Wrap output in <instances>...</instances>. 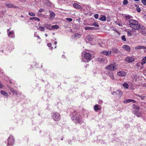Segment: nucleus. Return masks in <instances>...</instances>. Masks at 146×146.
Here are the masks:
<instances>
[{"label": "nucleus", "instance_id": "f257e3e1", "mask_svg": "<svg viewBox=\"0 0 146 146\" xmlns=\"http://www.w3.org/2000/svg\"><path fill=\"white\" fill-rule=\"evenodd\" d=\"M129 25L131 28L135 30H138L141 28L140 25L136 20L130 19L129 20Z\"/></svg>", "mask_w": 146, "mask_h": 146}, {"label": "nucleus", "instance_id": "f03ea898", "mask_svg": "<svg viewBox=\"0 0 146 146\" xmlns=\"http://www.w3.org/2000/svg\"><path fill=\"white\" fill-rule=\"evenodd\" d=\"M118 67V65L113 62L107 66L105 68V69L106 70L113 71L116 70Z\"/></svg>", "mask_w": 146, "mask_h": 146}, {"label": "nucleus", "instance_id": "7ed1b4c3", "mask_svg": "<svg viewBox=\"0 0 146 146\" xmlns=\"http://www.w3.org/2000/svg\"><path fill=\"white\" fill-rule=\"evenodd\" d=\"M15 142V139L12 135H10L8 137L7 141V146H11L13 145Z\"/></svg>", "mask_w": 146, "mask_h": 146}, {"label": "nucleus", "instance_id": "20e7f679", "mask_svg": "<svg viewBox=\"0 0 146 146\" xmlns=\"http://www.w3.org/2000/svg\"><path fill=\"white\" fill-rule=\"evenodd\" d=\"M75 113H73L72 115L73 117L72 118V119L73 120L74 122L76 123H81V117L77 116L74 115Z\"/></svg>", "mask_w": 146, "mask_h": 146}, {"label": "nucleus", "instance_id": "39448f33", "mask_svg": "<svg viewBox=\"0 0 146 146\" xmlns=\"http://www.w3.org/2000/svg\"><path fill=\"white\" fill-rule=\"evenodd\" d=\"M52 118L55 121H58L60 119V115L57 112L53 113L52 115Z\"/></svg>", "mask_w": 146, "mask_h": 146}, {"label": "nucleus", "instance_id": "423d86ee", "mask_svg": "<svg viewBox=\"0 0 146 146\" xmlns=\"http://www.w3.org/2000/svg\"><path fill=\"white\" fill-rule=\"evenodd\" d=\"M35 1H40L44 3L45 5L48 6L51 5L50 2L48 0H35Z\"/></svg>", "mask_w": 146, "mask_h": 146}, {"label": "nucleus", "instance_id": "0eeeda50", "mask_svg": "<svg viewBox=\"0 0 146 146\" xmlns=\"http://www.w3.org/2000/svg\"><path fill=\"white\" fill-rule=\"evenodd\" d=\"M125 60L129 63H131L135 60V59L133 57L127 56L125 58Z\"/></svg>", "mask_w": 146, "mask_h": 146}, {"label": "nucleus", "instance_id": "6e6552de", "mask_svg": "<svg viewBox=\"0 0 146 146\" xmlns=\"http://www.w3.org/2000/svg\"><path fill=\"white\" fill-rule=\"evenodd\" d=\"M84 57L87 60H90L92 55L91 54L88 53H85L84 55Z\"/></svg>", "mask_w": 146, "mask_h": 146}, {"label": "nucleus", "instance_id": "1a4fd4ad", "mask_svg": "<svg viewBox=\"0 0 146 146\" xmlns=\"http://www.w3.org/2000/svg\"><path fill=\"white\" fill-rule=\"evenodd\" d=\"M94 109L96 111L98 112L100 111L101 110L102 108L100 105L96 104L94 106Z\"/></svg>", "mask_w": 146, "mask_h": 146}, {"label": "nucleus", "instance_id": "9d476101", "mask_svg": "<svg viewBox=\"0 0 146 146\" xmlns=\"http://www.w3.org/2000/svg\"><path fill=\"white\" fill-rule=\"evenodd\" d=\"M73 6L76 9H82V6L80 5V3H74L73 4Z\"/></svg>", "mask_w": 146, "mask_h": 146}, {"label": "nucleus", "instance_id": "9b49d317", "mask_svg": "<svg viewBox=\"0 0 146 146\" xmlns=\"http://www.w3.org/2000/svg\"><path fill=\"white\" fill-rule=\"evenodd\" d=\"M117 75L119 76L123 77L126 76V73L123 71H119L117 73Z\"/></svg>", "mask_w": 146, "mask_h": 146}, {"label": "nucleus", "instance_id": "f8f14e48", "mask_svg": "<svg viewBox=\"0 0 146 146\" xmlns=\"http://www.w3.org/2000/svg\"><path fill=\"white\" fill-rule=\"evenodd\" d=\"M133 112L137 117H140L141 116V113L137 110H134Z\"/></svg>", "mask_w": 146, "mask_h": 146}, {"label": "nucleus", "instance_id": "ddd939ff", "mask_svg": "<svg viewBox=\"0 0 146 146\" xmlns=\"http://www.w3.org/2000/svg\"><path fill=\"white\" fill-rule=\"evenodd\" d=\"M107 75H108L111 79L114 80V76L113 73L111 72H108L106 73Z\"/></svg>", "mask_w": 146, "mask_h": 146}, {"label": "nucleus", "instance_id": "4468645a", "mask_svg": "<svg viewBox=\"0 0 146 146\" xmlns=\"http://www.w3.org/2000/svg\"><path fill=\"white\" fill-rule=\"evenodd\" d=\"M49 12L50 13V19L51 20H53L55 16V13L52 11H49Z\"/></svg>", "mask_w": 146, "mask_h": 146}, {"label": "nucleus", "instance_id": "2eb2a0df", "mask_svg": "<svg viewBox=\"0 0 146 146\" xmlns=\"http://www.w3.org/2000/svg\"><path fill=\"white\" fill-rule=\"evenodd\" d=\"M132 102H133V103H135L136 102V101L135 100L130 99L125 100L123 101L124 103H128Z\"/></svg>", "mask_w": 146, "mask_h": 146}, {"label": "nucleus", "instance_id": "dca6fc26", "mask_svg": "<svg viewBox=\"0 0 146 146\" xmlns=\"http://www.w3.org/2000/svg\"><path fill=\"white\" fill-rule=\"evenodd\" d=\"M123 48L127 51H130V47L128 45H124L122 46Z\"/></svg>", "mask_w": 146, "mask_h": 146}, {"label": "nucleus", "instance_id": "f3484780", "mask_svg": "<svg viewBox=\"0 0 146 146\" xmlns=\"http://www.w3.org/2000/svg\"><path fill=\"white\" fill-rule=\"evenodd\" d=\"M43 26L44 27L48 29L52 30L50 25L48 24H44Z\"/></svg>", "mask_w": 146, "mask_h": 146}, {"label": "nucleus", "instance_id": "a211bd4d", "mask_svg": "<svg viewBox=\"0 0 146 146\" xmlns=\"http://www.w3.org/2000/svg\"><path fill=\"white\" fill-rule=\"evenodd\" d=\"M134 30L133 29L128 31L127 32L128 36H132L133 34Z\"/></svg>", "mask_w": 146, "mask_h": 146}, {"label": "nucleus", "instance_id": "6ab92c4d", "mask_svg": "<svg viewBox=\"0 0 146 146\" xmlns=\"http://www.w3.org/2000/svg\"><path fill=\"white\" fill-rule=\"evenodd\" d=\"M135 49H146V47L144 46H137L135 47Z\"/></svg>", "mask_w": 146, "mask_h": 146}, {"label": "nucleus", "instance_id": "aec40b11", "mask_svg": "<svg viewBox=\"0 0 146 146\" xmlns=\"http://www.w3.org/2000/svg\"><path fill=\"white\" fill-rule=\"evenodd\" d=\"M5 4L6 6L9 8H10L11 7L13 8L16 7V6H15V5H12V4L10 3H6Z\"/></svg>", "mask_w": 146, "mask_h": 146}, {"label": "nucleus", "instance_id": "412c9836", "mask_svg": "<svg viewBox=\"0 0 146 146\" xmlns=\"http://www.w3.org/2000/svg\"><path fill=\"white\" fill-rule=\"evenodd\" d=\"M111 51H103L102 52V53L104 54L106 56L109 55L110 54H111Z\"/></svg>", "mask_w": 146, "mask_h": 146}, {"label": "nucleus", "instance_id": "4be33fe9", "mask_svg": "<svg viewBox=\"0 0 146 146\" xmlns=\"http://www.w3.org/2000/svg\"><path fill=\"white\" fill-rule=\"evenodd\" d=\"M116 94L118 95L120 97L123 95V93L121 90H117L116 91Z\"/></svg>", "mask_w": 146, "mask_h": 146}, {"label": "nucleus", "instance_id": "5701e85b", "mask_svg": "<svg viewBox=\"0 0 146 146\" xmlns=\"http://www.w3.org/2000/svg\"><path fill=\"white\" fill-rule=\"evenodd\" d=\"M94 36L92 35H88L87 36L86 38L89 41H92L94 38Z\"/></svg>", "mask_w": 146, "mask_h": 146}, {"label": "nucleus", "instance_id": "b1692460", "mask_svg": "<svg viewBox=\"0 0 146 146\" xmlns=\"http://www.w3.org/2000/svg\"><path fill=\"white\" fill-rule=\"evenodd\" d=\"M119 51V50L117 48H112L111 52H112L113 53H118Z\"/></svg>", "mask_w": 146, "mask_h": 146}, {"label": "nucleus", "instance_id": "393cba45", "mask_svg": "<svg viewBox=\"0 0 146 146\" xmlns=\"http://www.w3.org/2000/svg\"><path fill=\"white\" fill-rule=\"evenodd\" d=\"M85 30H93L95 29V28L90 27H84Z\"/></svg>", "mask_w": 146, "mask_h": 146}, {"label": "nucleus", "instance_id": "a878e982", "mask_svg": "<svg viewBox=\"0 0 146 146\" xmlns=\"http://www.w3.org/2000/svg\"><path fill=\"white\" fill-rule=\"evenodd\" d=\"M122 86L124 88L126 89H127L129 87V86L128 84L125 82L123 84Z\"/></svg>", "mask_w": 146, "mask_h": 146}, {"label": "nucleus", "instance_id": "bb28decb", "mask_svg": "<svg viewBox=\"0 0 146 146\" xmlns=\"http://www.w3.org/2000/svg\"><path fill=\"white\" fill-rule=\"evenodd\" d=\"M1 94L5 96H8V94L7 92L1 90Z\"/></svg>", "mask_w": 146, "mask_h": 146}, {"label": "nucleus", "instance_id": "cd10ccee", "mask_svg": "<svg viewBox=\"0 0 146 146\" xmlns=\"http://www.w3.org/2000/svg\"><path fill=\"white\" fill-rule=\"evenodd\" d=\"M73 36L76 38H79L81 37V35L78 33H75L73 35Z\"/></svg>", "mask_w": 146, "mask_h": 146}, {"label": "nucleus", "instance_id": "c85d7f7f", "mask_svg": "<svg viewBox=\"0 0 146 146\" xmlns=\"http://www.w3.org/2000/svg\"><path fill=\"white\" fill-rule=\"evenodd\" d=\"M59 27L57 25H52L51 27V28L52 29V30H53L54 29H57L59 28Z\"/></svg>", "mask_w": 146, "mask_h": 146}, {"label": "nucleus", "instance_id": "c756f323", "mask_svg": "<svg viewBox=\"0 0 146 146\" xmlns=\"http://www.w3.org/2000/svg\"><path fill=\"white\" fill-rule=\"evenodd\" d=\"M146 63V57L144 58L142 60L141 64L142 65H143Z\"/></svg>", "mask_w": 146, "mask_h": 146}, {"label": "nucleus", "instance_id": "7c9ffc66", "mask_svg": "<svg viewBox=\"0 0 146 146\" xmlns=\"http://www.w3.org/2000/svg\"><path fill=\"white\" fill-rule=\"evenodd\" d=\"M30 20H35V21H39L40 20V19L36 17H33L31 18L30 19Z\"/></svg>", "mask_w": 146, "mask_h": 146}, {"label": "nucleus", "instance_id": "2f4dec72", "mask_svg": "<svg viewBox=\"0 0 146 146\" xmlns=\"http://www.w3.org/2000/svg\"><path fill=\"white\" fill-rule=\"evenodd\" d=\"M99 19L103 21H106V17L104 15L102 16Z\"/></svg>", "mask_w": 146, "mask_h": 146}, {"label": "nucleus", "instance_id": "473e14b6", "mask_svg": "<svg viewBox=\"0 0 146 146\" xmlns=\"http://www.w3.org/2000/svg\"><path fill=\"white\" fill-rule=\"evenodd\" d=\"M38 29L40 30V31H44L45 30V28L43 26L42 27H39V28Z\"/></svg>", "mask_w": 146, "mask_h": 146}, {"label": "nucleus", "instance_id": "72a5a7b5", "mask_svg": "<svg viewBox=\"0 0 146 146\" xmlns=\"http://www.w3.org/2000/svg\"><path fill=\"white\" fill-rule=\"evenodd\" d=\"M14 32L13 31H11L9 32L8 34V36H10L11 35L13 36L14 35Z\"/></svg>", "mask_w": 146, "mask_h": 146}, {"label": "nucleus", "instance_id": "f704fd0d", "mask_svg": "<svg viewBox=\"0 0 146 146\" xmlns=\"http://www.w3.org/2000/svg\"><path fill=\"white\" fill-rule=\"evenodd\" d=\"M133 108L135 110H137L139 109V107L135 105H133Z\"/></svg>", "mask_w": 146, "mask_h": 146}, {"label": "nucleus", "instance_id": "c9c22d12", "mask_svg": "<svg viewBox=\"0 0 146 146\" xmlns=\"http://www.w3.org/2000/svg\"><path fill=\"white\" fill-rule=\"evenodd\" d=\"M29 14L30 16H35V14L34 13L32 12H29Z\"/></svg>", "mask_w": 146, "mask_h": 146}, {"label": "nucleus", "instance_id": "e433bc0d", "mask_svg": "<svg viewBox=\"0 0 146 146\" xmlns=\"http://www.w3.org/2000/svg\"><path fill=\"white\" fill-rule=\"evenodd\" d=\"M142 3L144 5H146V0H141Z\"/></svg>", "mask_w": 146, "mask_h": 146}, {"label": "nucleus", "instance_id": "4c0bfd02", "mask_svg": "<svg viewBox=\"0 0 146 146\" xmlns=\"http://www.w3.org/2000/svg\"><path fill=\"white\" fill-rule=\"evenodd\" d=\"M11 92L14 94H16L18 95L17 92L15 91L13 89H12L11 90Z\"/></svg>", "mask_w": 146, "mask_h": 146}, {"label": "nucleus", "instance_id": "58836bf2", "mask_svg": "<svg viewBox=\"0 0 146 146\" xmlns=\"http://www.w3.org/2000/svg\"><path fill=\"white\" fill-rule=\"evenodd\" d=\"M128 3V1L127 0H124L123 2V4L124 5H125L127 4Z\"/></svg>", "mask_w": 146, "mask_h": 146}, {"label": "nucleus", "instance_id": "ea45409f", "mask_svg": "<svg viewBox=\"0 0 146 146\" xmlns=\"http://www.w3.org/2000/svg\"><path fill=\"white\" fill-rule=\"evenodd\" d=\"M66 20L69 22H71L73 20L71 18H66Z\"/></svg>", "mask_w": 146, "mask_h": 146}, {"label": "nucleus", "instance_id": "a19ab883", "mask_svg": "<svg viewBox=\"0 0 146 146\" xmlns=\"http://www.w3.org/2000/svg\"><path fill=\"white\" fill-rule=\"evenodd\" d=\"M121 39H122V40L124 41H126V39L125 38V36L124 35L122 36V37H121Z\"/></svg>", "mask_w": 146, "mask_h": 146}, {"label": "nucleus", "instance_id": "79ce46f5", "mask_svg": "<svg viewBox=\"0 0 146 146\" xmlns=\"http://www.w3.org/2000/svg\"><path fill=\"white\" fill-rule=\"evenodd\" d=\"M37 16L39 17H41L42 16V15L40 14V13L39 12V11L37 13Z\"/></svg>", "mask_w": 146, "mask_h": 146}, {"label": "nucleus", "instance_id": "37998d69", "mask_svg": "<svg viewBox=\"0 0 146 146\" xmlns=\"http://www.w3.org/2000/svg\"><path fill=\"white\" fill-rule=\"evenodd\" d=\"M93 25L96 27H98L99 26V25L96 22L94 23Z\"/></svg>", "mask_w": 146, "mask_h": 146}, {"label": "nucleus", "instance_id": "c03bdc74", "mask_svg": "<svg viewBox=\"0 0 146 146\" xmlns=\"http://www.w3.org/2000/svg\"><path fill=\"white\" fill-rule=\"evenodd\" d=\"M47 46H48L50 48V49H52V47H51V43H48L47 44Z\"/></svg>", "mask_w": 146, "mask_h": 146}, {"label": "nucleus", "instance_id": "a18cd8bd", "mask_svg": "<svg viewBox=\"0 0 146 146\" xmlns=\"http://www.w3.org/2000/svg\"><path fill=\"white\" fill-rule=\"evenodd\" d=\"M99 17V15L98 14H96L94 15V17L96 19H97Z\"/></svg>", "mask_w": 146, "mask_h": 146}, {"label": "nucleus", "instance_id": "49530a36", "mask_svg": "<svg viewBox=\"0 0 146 146\" xmlns=\"http://www.w3.org/2000/svg\"><path fill=\"white\" fill-rule=\"evenodd\" d=\"M131 17L130 15H127L125 16L126 19H129L131 18Z\"/></svg>", "mask_w": 146, "mask_h": 146}, {"label": "nucleus", "instance_id": "de8ad7c7", "mask_svg": "<svg viewBox=\"0 0 146 146\" xmlns=\"http://www.w3.org/2000/svg\"><path fill=\"white\" fill-rule=\"evenodd\" d=\"M137 96L140 97L142 100H144L145 97V96H140L139 95H137Z\"/></svg>", "mask_w": 146, "mask_h": 146}, {"label": "nucleus", "instance_id": "09e8293b", "mask_svg": "<svg viewBox=\"0 0 146 146\" xmlns=\"http://www.w3.org/2000/svg\"><path fill=\"white\" fill-rule=\"evenodd\" d=\"M136 10L138 12H141V9L139 7H137L136 9Z\"/></svg>", "mask_w": 146, "mask_h": 146}, {"label": "nucleus", "instance_id": "8fccbe9b", "mask_svg": "<svg viewBox=\"0 0 146 146\" xmlns=\"http://www.w3.org/2000/svg\"><path fill=\"white\" fill-rule=\"evenodd\" d=\"M44 10V9H40L38 11L40 12V13L43 11Z\"/></svg>", "mask_w": 146, "mask_h": 146}, {"label": "nucleus", "instance_id": "3c124183", "mask_svg": "<svg viewBox=\"0 0 146 146\" xmlns=\"http://www.w3.org/2000/svg\"><path fill=\"white\" fill-rule=\"evenodd\" d=\"M143 18L145 20H146V15H144L143 16Z\"/></svg>", "mask_w": 146, "mask_h": 146}, {"label": "nucleus", "instance_id": "603ef678", "mask_svg": "<svg viewBox=\"0 0 146 146\" xmlns=\"http://www.w3.org/2000/svg\"><path fill=\"white\" fill-rule=\"evenodd\" d=\"M3 86V85L0 82V88H2Z\"/></svg>", "mask_w": 146, "mask_h": 146}, {"label": "nucleus", "instance_id": "864d4df0", "mask_svg": "<svg viewBox=\"0 0 146 146\" xmlns=\"http://www.w3.org/2000/svg\"><path fill=\"white\" fill-rule=\"evenodd\" d=\"M142 86L146 87V83H145L144 84H142Z\"/></svg>", "mask_w": 146, "mask_h": 146}, {"label": "nucleus", "instance_id": "5fc2aeb1", "mask_svg": "<svg viewBox=\"0 0 146 146\" xmlns=\"http://www.w3.org/2000/svg\"><path fill=\"white\" fill-rule=\"evenodd\" d=\"M112 94L113 95H115L117 94H116V91L115 92H113L112 93Z\"/></svg>", "mask_w": 146, "mask_h": 146}, {"label": "nucleus", "instance_id": "6e6d98bb", "mask_svg": "<svg viewBox=\"0 0 146 146\" xmlns=\"http://www.w3.org/2000/svg\"><path fill=\"white\" fill-rule=\"evenodd\" d=\"M26 1V0H21V1L23 2V3H24Z\"/></svg>", "mask_w": 146, "mask_h": 146}, {"label": "nucleus", "instance_id": "4d7b16f0", "mask_svg": "<svg viewBox=\"0 0 146 146\" xmlns=\"http://www.w3.org/2000/svg\"><path fill=\"white\" fill-rule=\"evenodd\" d=\"M57 42L56 41H55L54 42V44H55V45H56L57 44Z\"/></svg>", "mask_w": 146, "mask_h": 146}, {"label": "nucleus", "instance_id": "13d9d810", "mask_svg": "<svg viewBox=\"0 0 146 146\" xmlns=\"http://www.w3.org/2000/svg\"><path fill=\"white\" fill-rule=\"evenodd\" d=\"M134 1H140V0H133Z\"/></svg>", "mask_w": 146, "mask_h": 146}, {"label": "nucleus", "instance_id": "bf43d9fd", "mask_svg": "<svg viewBox=\"0 0 146 146\" xmlns=\"http://www.w3.org/2000/svg\"><path fill=\"white\" fill-rule=\"evenodd\" d=\"M45 36L46 37H47V34H45Z\"/></svg>", "mask_w": 146, "mask_h": 146}, {"label": "nucleus", "instance_id": "052dcab7", "mask_svg": "<svg viewBox=\"0 0 146 146\" xmlns=\"http://www.w3.org/2000/svg\"><path fill=\"white\" fill-rule=\"evenodd\" d=\"M116 32L117 33H118V31H116Z\"/></svg>", "mask_w": 146, "mask_h": 146}, {"label": "nucleus", "instance_id": "680f3d73", "mask_svg": "<svg viewBox=\"0 0 146 146\" xmlns=\"http://www.w3.org/2000/svg\"><path fill=\"white\" fill-rule=\"evenodd\" d=\"M10 30V29H7V31H9V30Z\"/></svg>", "mask_w": 146, "mask_h": 146}, {"label": "nucleus", "instance_id": "e2e57ef3", "mask_svg": "<svg viewBox=\"0 0 146 146\" xmlns=\"http://www.w3.org/2000/svg\"><path fill=\"white\" fill-rule=\"evenodd\" d=\"M119 26H122V25H120V24H119L118 25Z\"/></svg>", "mask_w": 146, "mask_h": 146}, {"label": "nucleus", "instance_id": "0e129e2a", "mask_svg": "<svg viewBox=\"0 0 146 146\" xmlns=\"http://www.w3.org/2000/svg\"><path fill=\"white\" fill-rule=\"evenodd\" d=\"M144 52H145L146 53V50L144 51Z\"/></svg>", "mask_w": 146, "mask_h": 146}, {"label": "nucleus", "instance_id": "69168bd1", "mask_svg": "<svg viewBox=\"0 0 146 146\" xmlns=\"http://www.w3.org/2000/svg\"><path fill=\"white\" fill-rule=\"evenodd\" d=\"M37 37H39V36H37Z\"/></svg>", "mask_w": 146, "mask_h": 146}, {"label": "nucleus", "instance_id": "338daca9", "mask_svg": "<svg viewBox=\"0 0 146 146\" xmlns=\"http://www.w3.org/2000/svg\"><path fill=\"white\" fill-rule=\"evenodd\" d=\"M56 46H55V48H56Z\"/></svg>", "mask_w": 146, "mask_h": 146}, {"label": "nucleus", "instance_id": "774afa93", "mask_svg": "<svg viewBox=\"0 0 146 146\" xmlns=\"http://www.w3.org/2000/svg\"><path fill=\"white\" fill-rule=\"evenodd\" d=\"M53 35H54V33H53Z\"/></svg>", "mask_w": 146, "mask_h": 146}]
</instances>
